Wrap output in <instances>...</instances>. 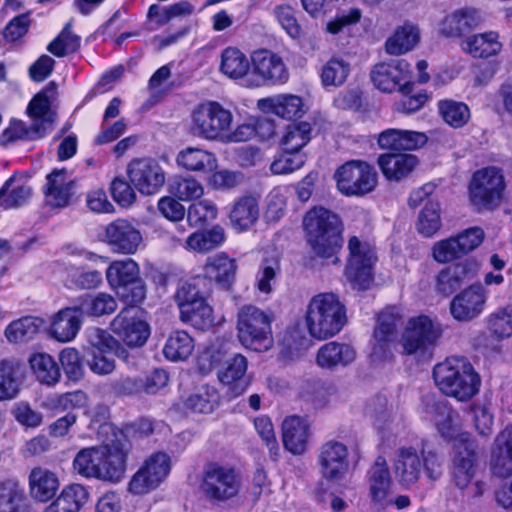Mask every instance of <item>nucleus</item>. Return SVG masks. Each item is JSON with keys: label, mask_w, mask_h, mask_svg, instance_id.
Returning <instances> with one entry per match:
<instances>
[{"label": "nucleus", "mask_w": 512, "mask_h": 512, "mask_svg": "<svg viewBox=\"0 0 512 512\" xmlns=\"http://www.w3.org/2000/svg\"><path fill=\"white\" fill-rule=\"evenodd\" d=\"M255 72L271 84L284 83L288 79V71L281 57L267 51H256L252 56Z\"/></svg>", "instance_id": "bb28decb"}, {"label": "nucleus", "mask_w": 512, "mask_h": 512, "mask_svg": "<svg viewBox=\"0 0 512 512\" xmlns=\"http://www.w3.org/2000/svg\"><path fill=\"white\" fill-rule=\"evenodd\" d=\"M74 181L66 169H55L47 175L44 194L48 205L63 208L70 203Z\"/></svg>", "instance_id": "a878e982"}, {"label": "nucleus", "mask_w": 512, "mask_h": 512, "mask_svg": "<svg viewBox=\"0 0 512 512\" xmlns=\"http://www.w3.org/2000/svg\"><path fill=\"white\" fill-rule=\"evenodd\" d=\"M21 366L14 360L0 361V401L15 398L20 390Z\"/></svg>", "instance_id": "a18cd8bd"}, {"label": "nucleus", "mask_w": 512, "mask_h": 512, "mask_svg": "<svg viewBox=\"0 0 512 512\" xmlns=\"http://www.w3.org/2000/svg\"><path fill=\"white\" fill-rule=\"evenodd\" d=\"M71 27V22H68L60 34L47 46V50L56 57H63L79 49L80 37L71 32Z\"/></svg>", "instance_id": "680f3d73"}, {"label": "nucleus", "mask_w": 512, "mask_h": 512, "mask_svg": "<svg viewBox=\"0 0 512 512\" xmlns=\"http://www.w3.org/2000/svg\"><path fill=\"white\" fill-rule=\"evenodd\" d=\"M202 487L212 502H225L239 494L242 481L233 467L214 463L205 470Z\"/></svg>", "instance_id": "f8f14e48"}, {"label": "nucleus", "mask_w": 512, "mask_h": 512, "mask_svg": "<svg viewBox=\"0 0 512 512\" xmlns=\"http://www.w3.org/2000/svg\"><path fill=\"white\" fill-rule=\"evenodd\" d=\"M224 228L215 225L211 229L197 231L189 235L186 239L185 248L196 253H208L225 241Z\"/></svg>", "instance_id": "37998d69"}, {"label": "nucleus", "mask_w": 512, "mask_h": 512, "mask_svg": "<svg viewBox=\"0 0 512 512\" xmlns=\"http://www.w3.org/2000/svg\"><path fill=\"white\" fill-rule=\"evenodd\" d=\"M168 191L180 201H193L204 194V186L193 176L175 175L168 181Z\"/></svg>", "instance_id": "de8ad7c7"}, {"label": "nucleus", "mask_w": 512, "mask_h": 512, "mask_svg": "<svg viewBox=\"0 0 512 512\" xmlns=\"http://www.w3.org/2000/svg\"><path fill=\"white\" fill-rule=\"evenodd\" d=\"M486 301L487 290L482 283L477 282L454 296L450 302V313L455 320L468 322L484 311Z\"/></svg>", "instance_id": "2eb2a0df"}, {"label": "nucleus", "mask_w": 512, "mask_h": 512, "mask_svg": "<svg viewBox=\"0 0 512 512\" xmlns=\"http://www.w3.org/2000/svg\"><path fill=\"white\" fill-rule=\"evenodd\" d=\"M311 126L307 122H300L297 124H290L287 126L286 131L282 137V149L287 151L300 150L310 141Z\"/></svg>", "instance_id": "bf43d9fd"}, {"label": "nucleus", "mask_w": 512, "mask_h": 512, "mask_svg": "<svg viewBox=\"0 0 512 512\" xmlns=\"http://www.w3.org/2000/svg\"><path fill=\"white\" fill-rule=\"evenodd\" d=\"M219 399L214 387L202 385L185 399L184 406L194 413L209 414L218 406Z\"/></svg>", "instance_id": "49530a36"}, {"label": "nucleus", "mask_w": 512, "mask_h": 512, "mask_svg": "<svg viewBox=\"0 0 512 512\" xmlns=\"http://www.w3.org/2000/svg\"><path fill=\"white\" fill-rule=\"evenodd\" d=\"M110 329L129 347L143 346L150 336V326L135 305L127 304L112 319Z\"/></svg>", "instance_id": "ddd939ff"}, {"label": "nucleus", "mask_w": 512, "mask_h": 512, "mask_svg": "<svg viewBox=\"0 0 512 512\" xmlns=\"http://www.w3.org/2000/svg\"><path fill=\"white\" fill-rule=\"evenodd\" d=\"M454 452L452 478L455 485L463 490L475 476L477 443L469 434L462 433L454 440Z\"/></svg>", "instance_id": "4468645a"}, {"label": "nucleus", "mask_w": 512, "mask_h": 512, "mask_svg": "<svg viewBox=\"0 0 512 512\" xmlns=\"http://www.w3.org/2000/svg\"><path fill=\"white\" fill-rule=\"evenodd\" d=\"M480 263L475 258H466L443 268L436 276V290L444 296H450L464 283L475 278Z\"/></svg>", "instance_id": "dca6fc26"}, {"label": "nucleus", "mask_w": 512, "mask_h": 512, "mask_svg": "<svg viewBox=\"0 0 512 512\" xmlns=\"http://www.w3.org/2000/svg\"><path fill=\"white\" fill-rule=\"evenodd\" d=\"M433 379L445 396L461 402L478 394L481 385L479 374L464 357H450L435 365Z\"/></svg>", "instance_id": "7ed1b4c3"}, {"label": "nucleus", "mask_w": 512, "mask_h": 512, "mask_svg": "<svg viewBox=\"0 0 512 512\" xmlns=\"http://www.w3.org/2000/svg\"><path fill=\"white\" fill-rule=\"evenodd\" d=\"M418 163L415 155L407 153H388L378 158L381 171L389 181H400L407 177Z\"/></svg>", "instance_id": "7c9ffc66"}, {"label": "nucleus", "mask_w": 512, "mask_h": 512, "mask_svg": "<svg viewBox=\"0 0 512 512\" xmlns=\"http://www.w3.org/2000/svg\"><path fill=\"white\" fill-rule=\"evenodd\" d=\"M440 227V205L438 202L428 200L418 217V231L426 237H431Z\"/></svg>", "instance_id": "052dcab7"}, {"label": "nucleus", "mask_w": 512, "mask_h": 512, "mask_svg": "<svg viewBox=\"0 0 512 512\" xmlns=\"http://www.w3.org/2000/svg\"><path fill=\"white\" fill-rule=\"evenodd\" d=\"M488 328L497 338H508L512 335V304L498 308L489 315Z\"/></svg>", "instance_id": "0e129e2a"}, {"label": "nucleus", "mask_w": 512, "mask_h": 512, "mask_svg": "<svg viewBox=\"0 0 512 512\" xmlns=\"http://www.w3.org/2000/svg\"><path fill=\"white\" fill-rule=\"evenodd\" d=\"M481 21L474 9H461L447 16L441 26V32L448 37H460L476 28Z\"/></svg>", "instance_id": "a19ab883"}, {"label": "nucleus", "mask_w": 512, "mask_h": 512, "mask_svg": "<svg viewBox=\"0 0 512 512\" xmlns=\"http://www.w3.org/2000/svg\"><path fill=\"white\" fill-rule=\"evenodd\" d=\"M349 258L345 275L353 289L367 290L372 281V268L376 261L374 247L358 237L352 236L348 241Z\"/></svg>", "instance_id": "1a4fd4ad"}, {"label": "nucleus", "mask_w": 512, "mask_h": 512, "mask_svg": "<svg viewBox=\"0 0 512 512\" xmlns=\"http://www.w3.org/2000/svg\"><path fill=\"white\" fill-rule=\"evenodd\" d=\"M271 314L254 305H244L237 312L236 330L239 342L248 349L263 352L273 346Z\"/></svg>", "instance_id": "39448f33"}, {"label": "nucleus", "mask_w": 512, "mask_h": 512, "mask_svg": "<svg viewBox=\"0 0 512 512\" xmlns=\"http://www.w3.org/2000/svg\"><path fill=\"white\" fill-rule=\"evenodd\" d=\"M24 491L13 479L0 480V512H23Z\"/></svg>", "instance_id": "6e6d98bb"}, {"label": "nucleus", "mask_w": 512, "mask_h": 512, "mask_svg": "<svg viewBox=\"0 0 512 512\" xmlns=\"http://www.w3.org/2000/svg\"><path fill=\"white\" fill-rule=\"evenodd\" d=\"M351 72L349 61L340 56L330 58L321 69V82L325 88L342 86Z\"/></svg>", "instance_id": "09e8293b"}, {"label": "nucleus", "mask_w": 512, "mask_h": 512, "mask_svg": "<svg viewBox=\"0 0 512 512\" xmlns=\"http://www.w3.org/2000/svg\"><path fill=\"white\" fill-rule=\"evenodd\" d=\"M303 230L307 245L318 257L330 258L342 246V222L324 207H314L304 215Z\"/></svg>", "instance_id": "f03ea898"}, {"label": "nucleus", "mask_w": 512, "mask_h": 512, "mask_svg": "<svg viewBox=\"0 0 512 512\" xmlns=\"http://www.w3.org/2000/svg\"><path fill=\"white\" fill-rule=\"evenodd\" d=\"M89 492L81 484H71L63 488L60 495L47 506L44 512H79L88 502Z\"/></svg>", "instance_id": "f704fd0d"}, {"label": "nucleus", "mask_w": 512, "mask_h": 512, "mask_svg": "<svg viewBox=\"0 0 512 512\" xmlns=\"http://www.w3.org/2000/svg\"><path fill=\"white\" fill-rule=\"evenodd\" d=\"M247 370V359L241 354H235L230 359H227L222 367L218 371V378L221 383L225 385H232L235 384L233 387V394L234 396H238L242 394L247 384L241 386V388L238 389V382H242V379L246 373Z\"/></svg>", "instance_id": "c03bdc74"}, {"label": "nucleus", "mask_w": 512, "mask_h": 512, "mask_svg": "<svg viewBox=\"0 0 512 512\" xmlns=\"http://www.w3.org/2000/svg\"><path fill=\"white\" fill-rule=\"evenodd\" d=\"M442 334L440 325L426 315L412 317L407 321L401 336L403 353H424L434 347Z\"/></svg>", "instance_id": "9b49d317"}, {"label": "nucleus", "mask_w": 512, "mask_h": 512, "mask_svg": "<svg viewBox=\"0 0 512 512\" xmlns=\"http://www.w3.org/2000/svg\"><path fill=\"white\" fill-rule=\"evenodd\" d=\"M318 463L321 475L327 480H340L348 471V448L339 441L325 442L319 450Z\"/></svg>", "instance_id": "aec40b11"}, {"label": "nucleus", "mask_w": 512, "mask_h": 512, "mask_svg": "<svg viewBox=\"0 0 512 512\" xmlns=\"http://www.w3.org/2000/svg\"><path fill=\"white\" fill-rule=\"evenodd\" d=\"M368 496L371 504L377 509H384L390 503L392 478L387 461L378 456L367 471L366 475Z\"/></svg>", "instance_id": "a211bd4d"}, {"label": "nucleus", "mask_w": 512, "mask_h": 512, "mask_svg": "<svg viewBox=\"0 0 512 512\" xmlns=\"http://www.w3.org/2000/svg\"><path fill=\"white\" fill-rule=\"evenodd\" d=\"M258 106L264 112L273 113L287 120L301 117L304 113L302 99L295 95H279L260 99Z\"/></svg>", "instance_id": "c9c22d12"}, {"label": "nucleus", "mask_w": 512, "mask_h": 512, "mask_svg": "<svg viewBox=\"0 0 512 512\" xmlns=\"http://www.w3.org/2000/svg\"><path fill=\"white\" fill-rule=\"evenodd\" d=\"M355 358L356 351L351 345L332 341L319 348L316 361L320 367L333 368L336 366H347Z\"/></svg>", "instance_id": "72a5a7b5"}, {"label": "nucleus", "mask_w": 512, "mask_h": 512, "mask_svg": "<svg viewBox=\"0 0 512 512\" xmlns=\"http://www.w3.org/2000/svg\"><path fill=\"white\" fill-rule=\"evenodd\" d=\"M56 94V83L51 81L32 98L27 107L28 115L35 120L31 129L39 138L45 134L46 125H50L53 121L50 107L52 101L56 98Z\"/></svg>", "instance_id": "4be33fe9"}, {"label": "nucleus", "mask_w": 512, "mask_h": 512, "mask_svg": "<svg viewBox=\"0 0 512 512\" xmlns=\"http://www.w3.org/2000/svg\"><path fill=\"white\" fill-rule=\"evenodd\" d=\"M106 279L111 289L126 304L137 305L146 297L139 266L132 259L112 262L106 270Z\"/></svg>", "instance_id": "423d86ee"}, {"label": "nucleus", "mask_w": 512, "mask_h": 512, "mask_svg": "<svg viewBox=\"0 0 512 512\" xmlns=\"http://www.w3.org/2000/svg\"><path fill=\"white\" fill-rule=\"evenodd\" d=\"M423 463L418 450L412 446H401L397 449L394 460V472L402 486L416 483L422 473Z\"/></svg>", "instance_id": "b1692460"}, {"label": "nucleus", "mask_w": 512, "mask_h": 512, "mask_svg": "<svg viewBox=\"0 0 512 512\" xmlns=\"http://www.w3.org/2000/svg\"><path fill=\"white\" fill-rule=\"evenodd\" d=\"M194 349L192 337L185 331L170 334L163 348L165 357L172 361L187 359Z\"/></svg>", "instance_id": "603ef678"}, {"label": "nucleus", "mask_w": 512, "mask_h": 512, "mask_svg": "<svg viewBox=\"0 0 512 512\" xmlns=\"http://www.w3.org/2000/svg\"><path fill=\"white\" fill-rule=\"evenodd\" d=\"M462 49L474 58H488L497 55L502 44L498 40L496 32H485L475 34L463 40Z\"/></svg>", "instance_id": "4c0bfd02"}, {"label": "nucleus", "mask_w": 512, "mask_h": 512, "mask_svg": "<svg viewBox=\"0 0 512 512\" xmlns=\"http://www.w3.org/2000/svg\"><path fill=\"white\" fill-rule=\"evenodd\" d=\"M427 141L425 133L392 128L384 130L378 137L380 148L397 152L421 148Z\"/></svg>", "instance_id": "393cba45"}, {"label": "nucleus", "mask_w": 512, "mask_h": 512, "mask_svg": "<svg viewBox=\"0 0 512 512\" xmlns=\"http://www.w3.org/2000/svg\"><path fill=\"white\" fill-rule=\"evenodd\" d=\"M191 120L193 135L206 140H217L230 130L233 115L220 103L208 101L193 110Z\"/></svg>", "instance_id": "0eeeda50"}, {"label": "nucleus", "mask_w": 512, "mask_h": 512, "mask_svg": "<svg viewBox=\"0 0 512 512\" xmlns=\"http://www.w3.org/2000/svg\"><path fill=\"white\" fill-rule=\"evenodd\" d=\"M30 366L38 380L46 385L56 384L61 376L60 369L55 360L48 354H34L29 359Z\"/></svg>", "instance_id": "864d4df0"}, {"label": "nucleus", "mask_w": 512, "mask_h": 512, "mask_svg": "<svg viewBox=\"0 0 512 512\" xmlns=\"http://www.w3.org/2000/svg\"><path fill=\"white\" fill-rule=\"evenodd\" d=\"M203 269L207 278L228 289L235 281L238 266L235 259L230 258L224 252H220L208 257Z\"/></svg>", "instance_id": "c85d7f7f"}, {"label": "nucleus", "mask_w": 512, "mask_h": 512, "mask_svg": "<svg viewBox=\"0 0 512 512\" xmlns=\"http://www.w3.org/2000/svg\"><path fill=\"white\" fill-rule=\"evenodd\" d=\"M399 320L398 314L391 309H385L379 314L373 334V354L382 356L386 353L396 339Z\"/></svg>", "instance_id": "c756f323"}, {"label": "nucleus", "mask_w": 512, "mask_h": 512, "mask_svg": "<svg viewBox=\"0 0 512 512\" xmlns=\"http://www.w3.org/2000/svg\"><path fill=\"white\" fill-rule=\"evenodd\" d=\"M438 112L442 119L453 128L463 127L470 119V110L463 102L451 99L438 102Z\"/></svg>", "instance_id": "4d7b16f0"}, {"label": "nucleus", "mask_w": 512, "mask_h": 512, "mask_svg": "<svg viewBox=\"0 0 512 512\" xmlns=\"http://www.w3.org/2000/svg\"><path fill=\"white\" fill-rule=\"evenodd\" d=\"M100 433L111 434L113 438L99 446L81 449L73 460V468L85 478L118 484L126 476L131 443L111 425L101 426Z\"/></svg>", "instance_id": "f257e3e1"}, {"label": "nucleus", "mask_w": 512, "mask_h": 512, "mask_svg": "<svg viewBox=\"0 0 512 512\" xmlns=\"http://www.w3.org/2000/svg\"><path fill=\"white\" fill-rule=\"evenodd\" d=\"M84 316L74 300L71 306L59 310L53 317L50 332L59 342L72 341L78 334L83 323Z\"/></svg>", "instance_id": "5701e85b"}, {"label": "nucleus", "mask_w": 512, "mask_h": 512, "mask_svg": "<svg viewBox=\"0 0 512 512\" xmlns=\"http://www.w3.org/2000/svg\"><path fill=\"white\" fill-rule=\"evenodd\" d=\"M309 438V423L299 416H290L282 424L284 447L295 455L305 452Z\"/></svg>", "instance_id": "cd10ccee"}, {"label": "nucleus", "mask_w": 512, "mask_h": 512, "mask_svg": "<svg viewBox=\"0 0 512 512\" xmlns=\"http://www.w3.org/2000/svg\"><path fill=\"white\" fill-rule=\"evenodd\" d=\"M504 176L498 168L487 167L473 174L469 194L472 204L478 210H493L503 199Z\"/></svg>", "instance_id": "6e6552de"}, {"label": "nucleus", "mask_w": 512, "mask_h": 512, "mask_svg": "<svg viewBox=\"0 0 512 512\" xmlns=\"http://www.w3.org/2000/svg\"><path fill=\"white\" fill-rule=\"evenodd\" d=\"M305 319L309 334L325 340L342 330L347 322L346 309L335 294L321 293L310 300Z\"/></svg>", "instance_id": "20e7f679"}, {"label": "nucleus", "mask_w": 512, "mask_h": 512, "mask_svg": "<svg viewBox=\"0 0 512 512\" xmlns=\"http://www.w3.org/2000/svg\"><path fill=\"white\" fill-rule=\"evenodd\" d=\"M221 58L220 69L230 78H242L250 69L248 58L237 48H226L222 52Z\"/></svg>", "instance_id": "5fc2aeb1"}, {"label": "nucleus", "mask_w": 512, "mask_h": 512, "mask_svg": "<svg viewBox=\"0 0 512 512\" xmlns=\"http://www.w3.org/2000/svg\"><path fill=\"white\" fill-rule=\"evenodd\" d=\"M370 77L374 86L383 92H393L397 87L400 91L410 89V65L405 60L379 63Z\"/></svg>", "instance_id": "f3484780"}, {"label": "nucleus", "mask_w": 512, "mask_h": 512, "mask_svg": "<svg viewBox=\"0 0 512 512\" xmlns=\"http://www.w3.org/2000/svg\"><path fill=\"white\" fill-rule=\"evenodd\" d=\"M258 217V201L253 196H243L238 199L229 215L232 226L240 231L248 230L255 224Z\"/></svg>", "instance_id": "79ce46f5"}, {"label": "nucleus", "mask_w": 512, "mask_h": 512, "mask_svg": "<svg viewBox=\"0 0 512 512\" xmlns=\"http://www.w3.org/2000/svg\"><path fill=\"white\" fill-rule=\"evenodd\" d=\"M180 319L196 329L206 330L213 326V309L206 299L180 312Z\"/></svg>", "instance_id": "13d9d810"}, {"label": "nucleus", "mask_w": 512, "mask_h": 512, "mask_svg": "<svg viewBox=\"0 0 512 512\" xmlns=\"http://www.w3.org/2000/svg\"><path fill=\"white\" fill-rule=\"evenodd\" d=\"M87 395L81 390L48 397L45 406L51 410L68 411L84 407Z\"/></svg>", "instance_id": "338daca9"}, {"label": "nucleus", "mask_w": 512, "mask_h": 512, "mask_svg": "<svg viewBox=\"0 0 512 512\" xmlns=\"http://www.w3.org/2000/svg\"><path fill=\"white\" fill-rule=\"evenodd\" d=\"M42 323L43 321L36 317H22L6 327L5 337L10 343L27 342L36 336Z\"/></svg>", "instance_id": "8fccbe9b"}, {"label": "nucleus", "mask_w": 512, "mask_h": 512, "mask_svg": "<svg viewBox=\"0 0 512 512\" xmlns=\"http://www.w3.org/2000/svg\"><path fill=\"white\" fill-rule=\"evenodd\" d=\"M216 204L208 199H202L191 204L187 210V220L191 226H203L217 218Z\"/></svg>", "instance_id": "69168bd1"}, {"label": "nucleus", "mask_w": 512, "mask_h": 512, "mask_svg": "<svg viewBox=\"0 0 512 512\" xmlns=\"http://www.w3.org/2000/svg\"><path fill=\"white\" fill-rule=\"evenodd\" d=\"M419 40V28L413 23L405 22L386 40L385 50L390 55H402L411 51Z\"/></svg>", "instance_id": "ea45409f"}, {"label": "nucleus", "mask_w": 512, "mask_h": 512, "mask_svg": "<svg viewBox=\"0 0 512 512\" xmlns=\"http://www.w3.org/2000/svg\"><path fill=\"white\" fill-rule=\"evenodd\" d=\"M425 412L438 426L439 432L444 438L454 437L451 427V411L445 401H435L433 397H425Z\"/></svg>", "instance_id": "3c124183"}, {"label": "nucleus", "mask_w": 512, "mask_h": 512, "mask_svg": "<svg viewBox=\"0 0 512 512\" xmlns=\"http://www.w3.org/2000/svg\"><path fill=\"white\" fill-rule=\"evenodd\" d=\"M83 316L101 317L111 315L117 310L116 299L105 292L84 294L75 299Z\"/></svg>", "instance_id": "e433bc0d"}, {"label": "nucleus", "mask_w": 512, "mask_h": 512, "mask_svg": "<svg viewBox=\"0 0 512 512\" xmlns=\"http://www.w3.org/2000/svg\"><path fill=\"white\" fill-rule=\"evenodd\" d=\"M105 234L113 251L122 254H134L142 242L140 231L125 219L108 224Z\"/></svg>", "instance_id": "412c9836"}, {"label": "nucleus", "mask_w": 512, "mask_h": 512, "mask_svg": "<svg viewBox=\"0 0 512 512\" xmlns=\"http://www.w3.org/2000/svg\"><path fill=\"white\" fill-rule=\"evenodd\" d=\"M464 246L459 244L456 236L437 241L432 246V258L440 264L450 263L464 256L462 253Z\"/></svg>", "instance_id": "e2e57ef3"}, {"label": "nucleus", "mask_w": 512, "mask_h": 512, "mask_svg": "<svg viewBox=\"0 0 512 512\" xmlns=\"http://www.w3.org/2000/svg\"><path fill=\"white\" fill-rule=\"evenodd\" d=\"M57 475L43 467H35L29 474V489L33 499L47 502L52 499L59 489Z\"/></svg>", "instance_id": "473e14b6"}, {"label": "nucleus", "mask_w": 512, "mask_h": 512, "mask_svg": "<svg viewBox=\"0 0 512 512\" xmlns=\"http://www.w3.org/2000/svg\"><path fill=\"white\" fill-rule=\"evenodd\" d=\"M177 164L188 171L211 172L217 168L215 155L207 150L187 147L176 158Z\"/></svg>", "instance_id": "58836bf2"}, {"label": "nucleus", "mask_w": 512, "mask_h": 512, "mask_svg": "<svg viewBox=\"0 0 512 512\" xmlns=\"http://www.w3.org/2000/svg\"><path fill=\"white\" fill-rule=\"evenodd\" d=\"M491 466L493 474L498 477L512 475V425L505 427L497 436Z\"/></svg>", "instance_id": "2f4dec72"}, {"label": "nucleus", "mask_w": 512, "mask_h": 512, "mask_svg": "<svg viewBox=\"0 0 512 512\" xmlns=\"http://www.w3.org/2000/svg\"><path fill=\"white\" fill-rule=\"evenodd\" d=\"M145 473L158 487L170 471V458L167 454L157 452L152 454L141 466Z\"/></svg>", "instance_id": "774afa93"}, {"label": "nucleus", "mask_w": 512, "mask_h": 512, "mask_svg": "<svg viewBox=\"0 0 512 512\" xmlns=\"http://www.w3.org/2000/svg\"><path fill=\"white\" fill-rule=\"evenodd\" d=\"M130 181L145 195L155 194L165 183V173L152 159H136L128 166Z\"/></svg>", "instance_id": "6ab92c4d"}, {"label": "nucleus", "mask_w": 512, "mask_h": 512, "mask_svg": "<svg viewBox=\"0 0 512 512\" xmlns=\"http://www.w3.org/2000/svg\"><path fill=\"white\" fill-rule=\"evenodd\" d=\"M334 178L339 191L346 196H364L375 189L378 181L375 169L360 160L344 163L336 170Z\"/></svg>", "instance_id": "9d476101"}]
</instances>
